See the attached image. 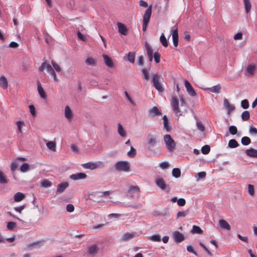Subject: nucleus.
I'll use <instances>...</instances> for the list:
<instances>
[{
  "mask_svg": "<svg viewBox=\"0 0 257 257\" xmlns=\"http://www.w3.org/2000/svg\"><path fill=\"white\" fill-rule=\"evenodd\" d=\"M164 141L165 143L166 147L169 152H173L175 150L176 144L170 135H165L164 136Z\"/></svg>",
  "mask_w": 257,
  "mask_h": 257,
  "instance_id": "nucleus-1",
  "label": "nucleus"
},
{
  "mask_svg": "<svg viewBox=\"0 0 257 257\" xmlns=\"http://www.w3.org/2000/svg\"><path fill=\"white\" fill-rule=\"evenodd\" d=\"M152 15V6H150L149 8L145 11L143 15V26L142 29L144 32L146 31L149 22H150L151 16Z\"/></svg>",
  "mask_w": 257,
  "mask_h": 257,
  "instance_id": "nucleus-2",
  "label": "nucleus"
},
{
  "mask_svg": "<svg viewBox=\"0 0 257 257\" xmlns=\"http://www.w3.org/2000/svg\"><path fill=\"white\" fill-rule=\"evenodd\" d=\"M116 170L121 172H128L130 170V164L127 161H118L115 164Z\"/></svg>",
  "mask_w": 257,
  "mask_h": 257,
  "instance_id": "nucleus-3",
  "label": "nucleus"
},
{
  "mask_svg": "<svg viewBox=\"0 0 257 257\" xmlns=\"http://www.w3.org/2000/svg\"><path fill=\"white\" fill-rule=\"evenodd\" d=\"M160 79H163L158 74H154L152 77V82L155 88L159 92H162L164 91V89L160 82Z\"/></svg>",
  "mask_w": 257,
  "mask_h": 257,
  "instance_id": "nucleus-4",
  "label": "nucleus"
},
{
  "mask_svg": "<svg viewBox=\"0 0 257 257\" xmlns=\"http://www.w3.org/2000/svg\"><path fill=\"white\" fill-rule=\"evenodd\" d=\"M82 166L85 169L94 170L97 168H103L104 165L103 162L98 161L95 162H89L82 164Z\"/></svg>",
  "mask_w": 257,
  "mask_h": 257,
  "instance_id": "nucleus-5",
  "label": "nucleus"
},
{
  "mask_svg": "<svg viewBox=\"0 0 257 257\" xmlns=\"http://www.w3.org/2000/svg\"><path fill=\"white\" fill-rule=\"evenodd\" d=\"M171 104L172 109L176 113V114L181 115V114L179 113L180 112V110L179 108L178 99L176 96H172Z\"/></svg>",
  "mask_w": 257,
  "mask_h": 257,
  "instance_id": "nucleus-6",
  "label": "nucleus"
},
{
  "mask_svg": "<svg viewBox=\"0 0 257 257\" xmlns=\"http://www.w3.org/2000/svg\"><path fill=\"white\" fill-rule=\"evenodd\" d=\"M171 34L172 35L173 45L175 47L178 45V32L177 25H175L174 28L171 30Z\"/></svg>",
  "mask_w": 257,
  "mask_h": 257,
  "instance_id": "nucleus-7",
  "label": "nucleus"
},
{
  "mask_svg": "<svg viewBox=\"0 0 257 257\" xmlns=\"http://www.w3.org/2000/svg\"><path fill=\"white\" fill-rule=\"evenodd\" d=\"M185 86L187 89L188 93L191 96H194L196 95V93L195 92L194 88L190 83V82L187 80H185L184 81Z\"/></svg>",
  "mask_w": 257,
  "mask_h": 257,
  "instance_id": "nucleus-8",
  "label": "nucleus"
},
{
  "mask_svg": "<svg viewBox=\"0 0 257 257\" xmlns=\"http://www.w3.org/2000/svg\"><path fill=\"white\" fill-rule=\"evenodd\" d=\"M43 62L42 63L41 66L39 67V71H42L44 69H46L47 70V72L50 73L52 72L54 69L51 67V66L49 64L46 63V60L45 59H43Z\"/></svg>",
  "mask_w": 257,
  "mask_h": 257,
  "instance_id": "nucleus-9",
  "label": "nucleus"
},
{
  "mask_svg": "<svg viewBox=\"0 0 257 257\" xmlns=\"http://www.w3.org/2000/svg\"><path fill=\"white\" fill-rule=\"evenodd\" d=\"M99 247L96 244H93L88 247V253L91 256H94L98 251Z\"/></svg>",
  "mask_w": 257,
  "mask_h": 257,
  "instance_id": "nucleus-10",
  "label": "nucleus"
},
{
  "mask_svg": "<svg viewBox=\"0 0 257 257\" xmlns=\"http://www.w3.org/2000/svg\"><path fill=\"white\" fill-rule=\"evenodd\" d=\"M155 183L157 186L160 188L162 190H165L167 187V185L164 179L160 177H157L156 179Z\"/></svg>",
  "mask_w": 257,
  "mask_h": 257,
  "instance_id": "nucleus-11",
  "label": "nucleus"
},
{
  "mask_svg": "<svg viewBox=\"0 0 257 257\" xmlns=\"http://www.w3.org/2000/svg\"><path fill=\"white\" fill-rule=\"evenodd\" d=\"M148 145L149 148L154 147L157 144V140L155 137L152 135L148 136Z\"/></svg>",
  "mask_w": 257,
  "mask_h": 257,
  "instance_id": "nucleus-12",
  "label": "nucleus"
},
{
  "mask_svg": "<svg viewBox=\"0 0 257 257\" xmlns=\"http://www.w3.org/2000/svg\"><path fill=\"white\" fill-rule=\"evenodd\" d=\"M64 115L67 120L70 121L73 118L72 111L68 105H67L65 107Z\"/></svg>",
  "mask_w": 257,
  "mask_h": 257,
  "instance_id": "nucleus-13",
  "label": "nucleus"
},
{
  "mask_svg": "<svg viewBox=\"0 0 257 257\" xmlns=\"http://www.w3.org/2000/svg\"><path fill=\"white\" fill-rule=\"evenodd\" d=\"M87 175L84 173H79L72 174L70 176V179L73 180H77L80 179H84L86 178Z\"/></svg>",
  "mask_w": 257,
  "mask_h": 257,
  "instance_id": "nucleus-14",
  "label": "nucleus"
},
{
  "mask_svg": "<svg viewBox=\"0 0 257 257\" xmlns=\"http://www.w3.org/2000/svg\"><path fill=\"white\" fill-rule=\"evenodd\" d=\"M173 237L176 242H180L184 239L183 234L177 231H176L173 233Z\"/></svg>",
  "mask_w": 257,
  "mask_h": 257,
  "instance_id": "nucleus-15",
  "label": "nucleus"
},
{
  "mask_svg": "<svg viewBox=\"0 0 257 257\" xmlns=\"http://www.w3.org/2000/svg\"><path fill=\"white\" fill-rule=\"evenodd\" d=\"M117 25L118 27L119 33H120L121 35H126L127 34V29L126 26L124 24L120 22H118L117 23Z\"/></svg>",
  "mask_w": 257,
  "mask_h": 257,
  "instance_id": "nucleus-16",
  "label": "nucleus"
},
{
  "mask_svg": "<svg viewBox=\"0 0 257 257\" xmlns=\"http://www.w3.org/2000/svg\"><path fill=\"white\" fill-rule=\"evenodd\" d=\"M37 87H38V93H39L40 96L42 98L46 99V93L41 85L40 82L39 80H38L37 81Z\"/></svg>",
  "mask_w": 257,
  "mask_h": 257,
  "instance_id": "nucleus-17",
  "label": "nucleus"
},
{
  "mask_svg": "<svg viewBox=\"0 0 257 257\" xmlns=\"http://www.w3.org/2000/svg\"><path fill=\"white\" fill-rule=\"evenodd\" d=\"M26 160L27 159L25 158H23V157H20V158H18V159H17V160L16 161L12 162L11 164V168L12 171H14L17 169V168H18V167L19 166V163H18L19 161H26Z\"/></svg>",
  "mask_w": 257,
  "mask_h": 257,
  "instance_id": "nucleus-18",
  "label": "nucleus"
},
{
  "mask_svg": "<svg viewBox=\"0 0 257 257\" xmlns=\"http://www.w3.org/2000/svg\"><path fill=\"white\" fill-rule=\"evenodd\" d=\"M149 115L152 117L161 114V111L157 106H154L152 108L150 109L149 111Z\"/></svg>",
  "mask_w": 257,
  "mask_h": 257,
  "instance_id": "nucleus-19",
  "label": "nucleus"
},
{
  "mask_svg": "<svg viewBox=\"0 0 257 257\" xmlns=\"http://www.w3.org/2000/svg\"><path fill=\"white\" fill-rule=\"evenodd\" d=\"M69 186V184L67 182H64L59 184L57 186V193H62L63 192L66 188H67Z\"/></svg>",
  "mask_w": 257,
  "mask_h": 257,
  "instance_id": "nucleus-20",
  "label": "nucleus"
},
{
  "mask_svg": "<svg viewBox=\"0 0 257 257\" xmlns=\"http://www.w3.org/2000/svg\"><path fill=\"white\" fill-rule=\"evenodd\" d=\"M102 57L105 65L109 67H112L113 66V63L110 58L105 54H103Z\"/></svg>",
  "mask_w": 257,
  "mask_h": 257,
  "instance_id": "nucleus-21",
  "label": "nucleus"
},
{
  "mask_svg": "<svg viewBox=\"0 0 257 257\" xmlns=\"http://www.w3.org/2000/svg\"><path fill=\"white\" fill-rule=\"evenodd\" d=\"M223 104L224 107L227 109L228 113H229L234 109V107L232 105L230 104L228 99L226 98L224 99Z\"/></svg>",
  "mask_w": 257,
  "mask_h": 257,
  "instance_id": "nucleus-22",
  "label": "nucleus"
},
{
  "mask_svg": "<svg viewBox=\"0 0 257 257\" xmlns=\"http://www.w3.org/2000/svg\"><path fill=\"white\" fill-rule=\"evenodd\" d=\"M246 154L252 158H257V150L253 148L247 149L245 151Z\"/></svg>",
  "mask_w": 257,
  "mask_h": 257,
  "instance_id": "nucleus-23",
  "label": "nucleus"
},
{
  "mask_svg": "<svg viewBox=\"0 0 257 257\" xmlns=\"http://www.w3.org/2000/svg\"><path fill=\"white\" fill-rule=\"evenodd\" d=\"M0 86L5 89L8 88V82L6 77L4 76L0 77Z\"/></svg>",
  "mask_w": 257,
  "mask_h": 257,
  "instance_id": "nucleus-24",
  "label": "nucleus"
},
{
  "mask_svg": "<svg viewBox=\"0 0 257 257\" xmlns=\"http://www.w3.org/2000/svg\"><path fill=\"white\" fill-rule=\"evenodd\" d=\"M255 70V67L253 65H249L246 68L245 74L246 75H252Z\"/></svg>",
  "mask_w": 257,
  "mask_h": 257,
  "instance_id": "nucleus-25",
  "label": "nucleus"
},
{
  "mask_svg": "<svg viewBox=\"0 0 257 257\" xmlns=\"http://www.w3.org/2000/svg\"><path fill=\"white\" fill-rule=\"evenodd\" d=\"M25 195L21 192H17L14 196V201L16 202H20L25 198Z\"/></svg>",
  "mask_w": 257,
  "mask_h": 257,
  "instance_id": "nucleus-26",
  "label": "nucleus"
},
{
  "mask_svg": "<svg viewBox=\"0 0 257 257\" xmlns=\"http://www.w3.org/2000/svg\"><path fill=\"white\" fill-rule=\"evenodd\" d=\"M219 225L222 228L229 230L230 229V226L228 222L223 219H221L219 221Z\"/></svg>",
  "mask_w": 257,
  "mask_h": 257,
  "instance_id": "nucleus-27",
  "label": "nucleus"
},
{
  "mask_svg": "<svg viewBox=\"0 0 257 257\" xmlns=\"http://www.w3.org/2000/svg\"><path fill=\"white\" fill-rule=\"evenodd\" d=\"M164 120V128H165L168 132L171 130V126L169 124V120L166 115L163 117Z\"/></svg>",
  "mask_w": 257,
  "mask_h": 257,
  "instance_id": "nucleus-28",
  "label": "nucleus"
},
{
  "mask_svg": "<svg viewBox=\"0 0 257 257\" xmlns=\"http://www.w3.org/2000/svg\"><path fill=\"white\" fill-rule=\"evenodd\" d=\"M136 236V233L127 232L124 233L122 236V240L126 241L128 239L133 238Z\"/></svg>",
  "mask_w": 257,
  "mask_h": 257,
  "instance_id": "nucleus-29",
  "label": "nucleus"
},
{
  "mask_svg": "<svg viewBox=\"0 0 257 257\" xmlns=\"http://www.w3.org/2000/svg\"><path fill=\"white\" fill-rule=\"evenodd\" d=\"M244 7H245V11L246 13H248L251 10V5L250 2V0H243Z\"/></svg>",
  "mask_w": 257,
  "mask_h": 257,
  "instance_id": "nucleus-30",
  "label": "nucleus"
},
{
  "mask_svg": "<svg viewBox=\"0 0 257 257\" xmlns=\"http://www.w3.org/2000/svg\"><path fill=\"white\" fill-rule=\"evenodd\" d=\"M117 126H118L117 131H118V133L119 134V135L122 137H125L126 135V132L123 129L122 125L119 123L117 124Z\"/></svg>",
  "mask_w": 257,
  "mask_h": 257,
  "instance_id": "nucleus-31",
  "label": "nucleus"
},
{
  "mask_svg": "<svg viewBox=\"0 0 257 257\" xmlns=\"http://www.w3.org/2000/svg\"><path fill=\"white\" fill-rule=\"evenodd\" d=\"M210 92H213V93H218L220 92L221 90V86L220 84H217L216 85H215L212 87L207 88Z\"/></svg>",
  "mask_w": 257,
  "mask_h": 257,
  "instance_id": "nucleus-32",
  "label": "nucleus"
},
{
  "mask_svg": "<svg viewBox=\"0 0 257 257\" xmlns=\"http://www.w3.org/2000/svg\"><path fill=\"white\" fill-rule=\"evenodd\" d=\"M96 60L92 57H88L85 60V63L87 65L94 66L96 65Z\"/></svg>",
  "mask_w": 257,
  "mask_h": 257,
  "instance_id": "nucleus-33",
  "label": "nucleus"
},
{
  "mask_svg": "<svg viewBox=\"0 0 257 257\" xmlns=\"http://www.w3.org/2000/svg\"><path fill=\"white\" fill-rule=\"evenodd\" d=\"M160 42L162 44V45L165 47H167L168 46V41L165 36V35L164 33H162L160 36Z\"/></svg>",
  "mask_w": 257,
  "mask_h": 257,
  "instance_id": "nucleus-34",
  "label": "nucleus"
},
{
  "mask_svg": "<svg viewBox=\"0 0 257 257\" xmlns=\"http://www.w3.org/2000/svg\"><path fill=\"white\" fill-rule=\"evenodd\" d=\"M146 49H147V54H148L149 60L150 61H152L153 57V50L151 48V47L150 46H149L148 45H147Z\"/></svg>",
  "mask_w": 257,
  "mask_h": 257,
  "instance_id": "nucleus-35",
  "label": "nucleus"
},
{
  "mask_svg": "<svg viewBox=\"0 0 257 257\" xmlns=\"http://www.w3.org/2000/svg\"><path fill=\"white\" fill-rule=\"evenodd\" d=\"M238 146L237 142L234 139H231L228 142V147L230 148H235Z\"/></svg>",
  "mask_w": 257,
  "mask_h": 257,
  "instance_id": "nucleus-36",
  "label": "nucleus"
},
{
  "mask_svg": "<svg viewBox=\"0 0 257 257\" xmlns=\"http://www.w3.org/2000/svg\"><path fill=\"white\" fill-rule=\"evenodd\" d=\"M250 118V113L249 111H244L241 114V118L244 121L248 120Z\"/></svg>",
  "mask_w": 257,
  "mask_h": 257,
  "instance_id": "nucleus-37",
  "label": "nucleus"
},
{
  "mask_svg": "<svg viewBox=\"0 0 257 257\" xmlns=\"http://www.w3.org/2000/svg\"><path fill=\"white\" fill-rule=\"evenodd\" d=\"M140 191V188L137 186H131L128 190V193L130 194H133L134 192L139 193Z\"/></svg>",
  "mask_w": 257,
  "mask_h": 257,
  "instance_id": "nucleus-38",
  "label": "nucleus"
},
{
  "mask_svg": "<svg viewBox=\"0 0 257 257\" xmlns=\"http://www.w3.org/2000/svg\"><path fill=\"white\" fill-rule=\"evenodd\" d=\"M191 232L192 233L202 234L203 233V231L201 229V228L199 227L196 225H193L192 227Z\"/></svg>",
  "mask_w": 257,
  "mask_h": 257,
  "instance_id": "nucleus-39",
  "label": "nucleus"
},
{
  "mask_svg": "<svg viewBox=\"0 0 257 257\" xmlns=\"http://www.w3.org/2000/svg\"><path fill=\"white\" fill-rule=\"evenodd\" d=\"M241 142L242 145L247 146L251 143V140L248 137H243L241 138Z\"/></svg>",
  "mask_w": 257,
  "mask_h": 257,
  "instance_id": "nucleus-40",
  "label": "nucleus"
},
{
  "mask_svg": "<svg viewBox=\"0 0 257 257\" xmlns=\"http://www.w3.org/2000/svg\"><path fill=\"white\" fill-rule=\"evenodd\" d=\"M41 184L42 186L45 188L50 187L52 185L51 182L47 179L42 180Z\"/></svg>",
  "mask_w": 257,
  "mask_h": 257,
  "instance_id": "nucleus-41",
  "label": "nucleus"
},
{
  "mask_svg": "<svg viewBox=\"0 0 257 257\" xmlns=\"http://www.w3.org/2000/svg\"><path fill=\"white\" fill-rule=\"evenodd\" d=\"M172 173V175L175 178H179L181 176V171L179 168H174Z\"/></svg>",
  "mask_w": 257,
  "mask_h": 257,
  "instance_id": "nucleus-42",
  "label": "nucleus"
},
{
  "mask_svg": "<svg viewBox=\"0 0 257 257\" xmlns=\"http://www.w3.org/2000/svg\"><path fill=\"white\" fill-rule=\"evenodd\" d=\"M247 191L249 194L253 196L254 195V188L253 185L251 184H248L247 185Z\"/></svg>",
  "mask_w": 257,
  "mask_h": 257,
  "instance_id": "nucleus-43",
  "label": "nucleus"
},
{
  "mask_svg": "<svg viewBox=\"0 0 257 257\" xmlns=\"http://www.w3.org/2000/svg\"><path fill=\"white\" fill-rule=\"evenodd\" d=\"M8 182V180L3 173V172L1 171H0V183L1 184H5L7 183Z\"/></svg>",
  "mask_w": 257,
  "mask_h": 257,
  "instance_id": "nucleus-44",
  "label": "nucleus"
},
{
  "mask_svg": "<svg viewBox=\"0 0 257 257\" xmlns=\"http://www.w3.org/2000/svg\"><path fill=\"white\" fill-rule=\"evenodd\" d=\"M210 151V147L208 145H205L201 148V152L202 154L206 155L208 154Z\"/></svg>",
  "mask_w": 257,
  "mask_h": 257,
  "instance_id": "nucleus-45",
  "label": "nucleus"
},
{
  "mask_svg": "<svg viewBox=\"0 0 257 257\" xmlns=\"http://www.w3.org/2000/svg\"><path fill=\"white\" fill-rule=\"evenodd\" d=\"M150 239L151 240L156 242H160L161 240V236L159 234L153 235L150 237Z\"/></svg>",
  "mask_w": 257,
  "mask_h": 257,
  "instance_id": "nucleus-46",
  "label": "nucleus"
},
{
  "mask_svg": "<svg viewBox=\"0 0 257 257\" xmlns=\"http://www.w3.org/2000/svg\"><path fill=\"white\" fill-rule=\"evenodd\" d=\"M135 53L132 52H129L127 54V59L128 60L132 63H134L135 62Z\"/></svg>",
  "mask_w": 257,
  "mask_h": 257,
  "instance_id": "nucleus-47",
  "label": "nucleus"
},
{
  "mask_svg": "<svg viewBox=\"0 0 257 257\" xmlns=\"http://www.w3.org/2000/svg\"><path fill=\"white\" fill-rule=\"evenodd\" d=\"M142 72L143 75V78L145 80H149V71L147 69H143L142 70Z\"/></svg>",
  "mask_w": 257,
  "mask_h": 257,
  "instance_id": "nucleus-48",
  "label": "nucleus"
},
{
  "mask_svg": "<svg viewBox=\"0 0 257 257\" xmlns=\"http://www.w3.org/2000/svg\"><path fill=\"white\" fill-rule=\"evenodd\" d=\"M47 147L52 151H55L56 148V144L53 142H48L46 144Z\"/></svg>",
  "mask_w": 257,
  "mask_h": 257,
  "instance_id": "nucleus-49",
  "label": "nucleus"
},
{
  "mask_svg": "<svg viewBox=\"0 0 257 257\" xmlns=\"http://www.w3.org/2000/svg\"><path fill=\"white\" fill-rule=\"evenodd\" d=\"M127 155L129 157L134 158L136 155V149L132 146L130 151L127 153Z\"/></svg>",
  "mask_w": 257,
  "mask_h": 257,
  "instance_id": "nucleus-50",
  "label": "nucleus"
},
{
  "mask_svg": "<svg viewBox=\"0 0 257 257\" xmlns=\"http://www.w3.org/2000/svg\"><path fill=\"white\" fill-rule=\"evenodd\" d=\"M30 169V165L27 163L23 164L20 168V170L23 172H26Z\"/></svg>",
  "mask_w": 257,
  "mask_h": 257,
  "instance_id": "nucleus-51",
  "label": "nucleus"
},
{
  "mask_svg": "<svg viewBox=\"0 0 257 257\" xmlns=\"http://www.w3.org/2000/svg\"><path fill=\"white\" fill-rule=\"evenodd\" d=\"M229 132L231 135H234L237 134V129L236 126L231 125L229 127Z\"/></svg>",
  "mask_w": 257,
  "mask_h": 257,
  "instance_id": "nucleus-52",
  "label": "nucleus"
},
{
  "mask_svg": "<svg viewBox=\"0 0 257 257\" xmlns=\"http://www.w3.org/2000/svg\"><path fill=\"white\" fill-rule=\"evenodd\" d=\"M241 106L244 109H247L249 107V102L247 99H244L241 102Z\"/></svg>",
  "mask_w": 257,
  "mask_h": 257,
  "instance_id": "nucleus-53",
  "label": "nucleus"
},
{
  "mask_svg": "<svg viewBox=\"0 0 257 257\" xmlns=\"http://www.w3.org/2000/svg\"><path fill=\"white\" fill-rule=\"evenodd\" d=\"M51 64L53 65L55 70L57 72H59L61 71V69L60 66L57 63H56L54 60H52L51 61Z\"/></svg>",
  "mask_w": 257,
  "mask_h": 257,
  "instance_id": "nucleus-54",
  "label": "nucleus"
},
{
  "mask_svg": "<svg viewBox=\"0 0 257 257\" xmlns=\"http://www.w3.org/2000/svg\"><path fill=\"white\" fill-rule=\"evenodd\" d=\"M16 226V223L14 222H9L7 223V228L8 230H12Z\"/></svg>",
  "mask_w": 257,
  "mask_h": 257,
  "instance_id": "nucleus-55",
  "label": "nucleus"
},
{
  "mask_svg": "<svg viewBox=\"0 0 257 257\" xmlns=\"http://www.w3.org/2000/svg\"><path fill=\"white\" fill-rule=\"evenodd\" d=\"M249 132L251 135H257V128L252 125H250L249 127Z\"/></svg>",
  "mask_w": 257,
  "mask_h": 257,
  "instance_id": "nucleus-56",
  "label": "nucleus"
},
{
  "mask_svg": "<svg viewBox=\"0 0 257 257\" xmlns=\"http://www.w3.org/2000/svg\"><path fill=\"white\" fill-rule=\"evenodd\" d=\"M154 57L156 63H158L160 62L161 55L158 52H156L154 53Z\"/></svg>",
  "mask_w": 257,
  "mask_h": 257,
  "instance_id": "nucleus-57",
  "label": "nucleus"
},
{
  "mask_svg": "<svg viewBox=\"0 0 257 257\" xmlns=\"http://www.w3.org/2000/svg\"><path fill=\"white\" fill-rule=\"evenodd\" d=\"M188 211H179L177 214V217H184L187 214Z\"/></svg>",
  "mask_w": 257,
  "mask_h": 257,
  "instance_id": "nucleus-58",
  "label": "nucleus"
},
{
  "mask_svg": "<svg viewBox=\"0 0 257 257\" xmlns=\"http://www.w3.org/2000/svg\"><path fill=\"white\" fill-rule=\"evenodd\" d=\"M177 204L180 206H184L186 204V200L184 198H179L177 200Z\"/></svg>",
  "mask_w": 257,
  "mask_h": 257,
  "instance_id": "nucleus-59",
  "label": "nucleus"
},
{
  "mask_svg": "<svg viewBox=\"0 0 257 257\" xmlns=\"http://www.w3.org/2000/svg\"><path fill=\"white\" fill-rule=\"evenodd\" d=\"M74 210V206L72 204H69L66 206V210L69 212H72Z\"/></svg>",
  "mask_w": 257,
  "mask_h": 257,
  "instance_id": "nucleus-60",
  "label": "nucleus"
},
{
  "mask_svg": "<svg viewBox=\"0 0 257 257\" xmlns=\"http://www.w3.org/2000/svg\"><path fill=\"white\" fill-rule=\"evenodd\" d=\"M17 125L18 126V128L19 131L21 133L22 132V127L24 125V123L21 121H18L17 122Z\"/></svg>",
  "mask_w": 257,
  "mask_h": 257,
  "instance_id": "nucleus-61",
  "label": "nucleus"
},
{
  "mask_svg": "<svg viewBox=\"0 0 257 257\" xmlns=\"http://www.w3.org/2000/svg\"><path fill=\"white\" fill-rule=\"evenodd\" d=\"M197 128L201 132L204 131V126L201 122H197L196 123Z\"/></svg>",
  "mask_w": 257,
  "mask_h": 257,
  "instance_id": "nucleus-62",
  "label": "nucleus"
},
{
  "mask_svg": "<svg viewBox=\"0 0 257 257\" xmlns=\"http://www.w3.org/2000/svg\"><path fill=\"white\" fill-rule=\"evenodd\" d=\"M29 108L31 113L33 116H35L36 115V110L35 108L33 105H29Z\"/></svg>",
  "mask_w": 257,
  "mask_h": 257,
  "instance_id": "nucleus-63",
  "label": "nucleus"
},
{
  "mask_svg": "<svg viewBox=\"0 0 257 257\" xmlns=\"http://www.w3.org/2000/svg\"><path fill=\"white\" fill-rule=\"evenodd\" d=\"M169 166V164L166 162H164L160 164V167L163 169L168 168Z\"/></svg>",
  "mask_w": 257,
  "mask_h": 257,
  "instance_id": "nucleus-64",
  "label": "nucleus"
}]
</instances>
